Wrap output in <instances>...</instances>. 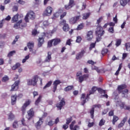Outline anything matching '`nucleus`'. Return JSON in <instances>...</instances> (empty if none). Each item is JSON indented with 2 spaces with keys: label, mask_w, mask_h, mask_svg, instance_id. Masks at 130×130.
<instances>
[{
  "label": "nucleus",
  "mask_w": 130,
  "mask_h": 130,
  "mask_svg": "<svg viewBox=\"0 0 130 130\" xmlns=\"http://www.w3.org/2000/svg\"><path fill=\"white\" fill-rule=\"evenodd\" d=\"M82 73L79 71L76 73V76L78 77V82L82 83L84 81H86L89 77V74H84L82 75Z\"/></svg>",
  "instance_id": "nucleus-1"
},
{
  "label": "nucleus",
  "mask_w": 130,
  "mask_h": 130,
  "mask_svg": "<svg viewBox=\"0 0 130 130\" xmlns=\"http://www.w3.org/2000/svg\"><path fill=\"white\" fill-rule=\"evenodd\" d=\"M39 77L38 75H35L33 77L32 79H27V85H33L34 86H36L37 84V82L38 81Z\"/></svg>",
  "instance_id": "nucleus-2"
},
{
  "label": "nucleus",
  "mask_w": 130,
  "mask_h": 130,
  "mask_svg": "<svg viewBox=\"0 0 130 130\" xmlns=\"http://www.w3.org/2000/svg\"><path fill=\"white\" fill-rule=\"evenodd\" d=\"M79 15L72 17L69 19V23L71 24H74L77 23V22L81 18V16L80 15V12H78Z\"/></svg>",
  "instance_id": "nucleus-3"
},
{
  "label": "nucleus",
  "mask_w": 130,
  "mask_h": 130,
  "mask_svg": "<svg viewBox=\"0 0 130 130\" xmlns=\"http://www.w3.org/2000/svg\"><path fill=\"white\" fill-rule=\"evenodd\" d=\"M35 116V112L32 108L27 111V118L28 120L32 119Z\"/></svg>",
  "instance_id": "nucleus-4"
},
{
  "label": "nucleus",
  "mask_w": 130,
  "mask_h": 130,
  "mask_svg": "<svg viewBox=\"0 0 130 130\" xmlns=\"http://www.w3.org/2000/svg\"><path fill=\"white\" fill-rule=\"evenodd\" d=\"M105 33V31L103 30V28L101 26H99L96 28V30L95 31V35L102 36Z\"/></svg>",
  "instance_id": "nucleus-5"
},
{
  "label": "nucleus",
  "mask_w": 130,
  "mask_h": 130,
  "mask_svg": "<svg viewBox=\"0 0 130 130\" xmlns=\"http://www.w3.org/2000/svg\"><path fill=\"white\" fill-rule=\"evenodd\" d=\"M102 106L100 104L98 105H94L93 106V107L91 108V109H90V111H89V113H90V117L92 119L94 118V108H96V107L98 108H101Z\"/></svg>",
  "instance_id": "nucleus-6"
},
{
  "label": "nucleus",
  "mask_w": 130,
  "mask_h": 130,
  "mask_svg": "<svg viewBox=\"0 0 130 130\" xmlns=\"http://www.w3.org/2000/svg\"><path fill=\"white\" fill-rule=\"evenodd\" d=\"M30 103H31L30 100H27L25 102V103L24 104V105L22 106V107L21 108V111H22L23 115H24V114L25 112L26 107H27V106H29V105H30Z\"/></svg>",
  "instance_id": "nucleus-7"
},
{
  "label": "nucleus",
  "mask_w": 130,
  "mask_h": 130,
  "mask_svg": "<svg viewBox=\"0 0 130 130\" xmlns=\"http://www.w3.org/2000/svg\"><path fill=\"white\" fill-rule=\"evenodd\" d=\"M30 103H31L30 100H27L25 102V103L24 104V105L22 106V107L21 108V111H22L23 115H24V114L25 112L26 107H27V106H29V105H30Z\"/></svg>",
  "instance_id": "nucleus-8"
},
{
  "label": "nucleus",
  "mask_w": 130,
  "mask_h": 130,
  "mask_svg": "<svg viewBox=\"0 0 130 130\" xmlns=\"http://www.w3.org/2000/svg\"><path fill=\"white\" fill-rule=\"evenodd\" d=\"M97 90V87L93 86L92 88H91V89L89 90V93H88L86 94V98H85V101L87 100L88 101L90 99L89 96L90 95H93L94 92Z\"/></svg>",
  "instance_id": "nucleus-9"
},
{
  "label": "nucleus",
  "mask_w": 130,
  "mask_h": 130,
  "mask_svg": "<svg viewBox=\"0 0 130 130\" xmlns=\"http://www.w3.org/2000/svg\"><path fill=\"white\" fill-rule=\"evenodd\" d=\"M61 82L60 80H56L53 82V92H55L57 88V85H59Z\"/></svg>",
  "instance_id": "nucleus-10"
},
{
  "label": "nucleus",
  "mask_w": 130,
  "mask_h": 130,
  "mask_svg": "<svg viewBox=\"0 0 130 130\" xmlns=\"http://www.w3.org/2000/svg\"><path fill=\"white\" fill-rule=\"evenodd\" d=\"M53 12V8L50 6L48 7L44 12L45 16H50Z\"/></svg>",
  "instance_id": "nucleus-11"
},
{
  "label": "nucleus",
  "mask_w": 130,
  "mask_h": 130,
  "mask_svg": "<svg viewBox=\"0 0 130 130\" xmlns=\"http://www.w3.org/2000/svg\"><path fill=\"white\" fill-rule=\"evenodd\" d=\"M20 83L19 81H16L12 85L11 91H16L19 89V84Z\"/></svg>",
  "instance_id": "nucleus-12"
},
{
  "label": "nucleus",
  "mask_w": 130,
  "mask_h": 130,
  "mask_svg": "<svg viewBox=\"0 0 130 130\" xmlns=\"http://www.w3.org/2000/svg\"><path fill=\"white\" fill-rule=\"evenodd\" d=\"M93 31L92 30H89L86 32V39L88 41H90L93 38Z\"/></svg>",
  "instance_id": "nucleus-13"
},
{
  "label": "nucleus",
  "mask_w": 130,
  "mask_h": 130,
  "mask_svg": "<svg viewBox=\"0 0 130 130\" xmlns=\"http://www.w3.org/2000/svg\"><path fill=\"white\" fill-rule=\"evenodd\" d=\"M74 5V0H69V3L68 5H66L64 6V8L67 10H69L71 9Z\"/></svg>",
  "instance_id": "nucleus-14"
},
{
  "label": "nucleus",
  "mask_w": 130,
  "mask_h": 130,
  "mask_svg": "<svg viewBox=\"0 0 130 130\" xmlns=\"http://www.w3.org/2000/svg\"><path fill=\"white\" fill-rule=\"evenodd\" d=\"M64 105H66V102L64 99H62L60 103L57 104L56 107H57L59 110H61L63 106H64Z\"/></svg>",
  "instance_id": "nucleus-15"
},
{
  "label": "nucleus",
  "mask_w": 130,
  "mask_h": 130,
  "mask_svg": "<svg viewBox=\"0 0 130 130\" xmlns=\"http://www.w3.org/2000/svg\"><path fill=\"white\" fill-rule=\"evenodd\" d=\"M76 121L73 120L70 125H69V128H70L71 130H77V128H79L80 126L78 125H75Z\"/></svg>",
  "instance_id": "nucleus-16"
},
{
  "label": "nucleus",
  "mask_w": 130,
  "mask_h": 130,
  "mask_svg": "<svg viewBox=\"0 0 130 130\" xmlns=\"http://www.w3.org/2000/svg\"><path fill=\"white\" fill-rule=\"evenodd\" d=\"M128 117L125 116L122 120L121 121L120 123L118 124L117 127L118 128H121L122 126H124L125 122L127 121Z\"/></svg>",
  "instance_id": "nucleus-17"
},
{
  "label": "nucleus",
  "mask_w": 130,
  "mask_h": 130,
  "mask_svg": "<svg viewBox=\"0 0 130 130\" xmlns=\"http://www.w3.org/2000/svg\"><path fill=\"white\" fill-rule=\"evenodd\" d=\"M127 88V86L125 84H122L118 86L117 89H118V93L119 94L122 92L123 89H125Z\"/></svg>",
  "instance_id": "nucleus-18"
},
{
  "label": "nucleus",
  "mask_w": 130,
  "mask_h": 130,
  "mask_svg": "<svg viewBox=\"0 0 130 130\" xmlns=\"http://www.w3.org/2000/svg\"><path fill=\"white\" fill-rule=\"evenodd\" d=\"M27 15H28V17L31 20H35L36 18V14L32 11H29Z\"/></svg>",
  "instance_id": "nucleus-19"
},
{
  "label": "nucleus",
  "mask_w": 130,
  "mask_h": 130,
  "mask_svg": "<svg viewBox=\"0 0 130 130\" xmlns=\"http://www.w3.org/2000/svg\"><path fill=\"white\" fill-rule=\"evenodd\" d=\"M38 46L39 47H42L43 44L45 43L44 38L43 37L39 38L38 39Z\"/></svg>",
  "instance_id": "nucleus-20"
},
{
  "label": "nucleus",
  "mask_w": 130,
  "mask_h": 130,
  "mask_svg": "<svg viewBox=\"0 0 130 130\" xmlns=\"http://www.w3.org/2000/svg\"><path fill=\"white\" fill-rule=\"evenodd\" d=\"M44 121L43 119L40 118L39 120L35 124V126L37 128H41L42 124H43Z\"/></svg>",
  "instance_id": "nucleus-21"
},
{
  "label": "nucleus",
  "mask_w": 130,
  "mask_h": 130,
  "mask_svg": "<svg viewBox=\"0 0 130 130\" xmlns=\"http://www.w3.org/2000/svg\"><path fill=\"white\" fill-rule=\"evenodd\" d=\"M85 52V51L84 50H81V51H80V52L76 54V59L78 60V59H81L82 57L83 56Z\"/></svg>",
  "instance_id": "nucleus-22"
},
{
  "label": "nucleus",
  "mask_w": 130,
  "mask_h": 130,
  "mask_svg": "<svg viewBox=\"0 0 130 130\" xmlns=\"http://www.w3.org/2000/svg\"><path fill=\"white\" fill-rule=\"evenodd\" d=\"M121 93L122 98H127V97H128V90L124 89L123 90H121Z\"/></svg>",
  "instance_id": "nucleus-23"
},
{
  "label": "nucleus",
  "mask_w": 130,
  "mask_h": 130,
  "mask_svg": "<svg viewBox=\"0 0 130 130\" xmlns=\"http://www.w3.org/2000/svg\"><path fill=\"white\" fill-rule=\"evenodd\" d=\"M62 13V10H59V11H58L57 12L55 13L54 15H53V17H52V18L53 19H55L56 18L59 17L60 16V14H61Z\"/></svg>",
  "instance_id": "nucleus-24"
},
{
  "label": "nucleus",
  "mask_w": 130,
  "mask_h": 130,
  "mask_svg": "<svg viewBox=\"0 0 130 130\" xmlns=\"http://www.w3.org/2000/svg\"><path fill=\"white\" fill-rule=\"evenodd\" d=\"M80 100H81V105L84 106L85 103H86V94L82 93V94H81V97H80Z\"/></svg>",
  "instance_id": "nucleus-25"
},
{
  "label": "nucleus",
  "mask_w": 130,
  "mask_h": 130,
  "mask_svg": "<svg viewBox=\"0 0 130 130\" xmlns=\"http://www.w3.org/2000/svg\"><path fill=\"white\" fill-rule=\"evenodd\" d=\"M53 40V46H55L58 45L61 42V40L59 38H55L54 39H52Z\"/></svg>",
  "instance_id": "nucleus-26"
},
{
  "label": "nucleus",
  "mask_w": 130,
  "mask_h": 130,
  "mask_svg": "<svg viewBox=\"0 0 130 130\" xmlns=\"http://www.w3.org/2000/svg\"><path fill=\"white\" fill-rule=\"evenodd\" d=\"M47 54H48L47 56V57L46 58L45 61L46 62H49L51 61V59H52V56H51V55H52V52H50V51H49Z\"/></svg>",
  "instance_id": "nucleus-27"
},
{
  "label": "nucleus",
  "mask_w": 130,
  "mask_h": 130,
  "mask_svg": "<svg viewBox=\"0 0 130 130\" xmlns=\"http://www.w3.org/2000/svg\"><path fill=\"white\" fill-rule=\"evenodd\" d=\"M29 16L26 14V15L25 17L24 20L26 22V23H22L21 25L22 27H26L27 25L26 23H28L29 22V19H28Z\"/></svg>",
  "instance_id": "nucleus-28"
},
{
  "label": "nucleus",
  "mask_w": 130,
  "mask_h": 130,
  "mask_svg": "<svg viewBox=\"0 0 130 130\" xmlns=\"http://www.w3.org/2000/svg\"><path fill=\"white\" fill-rule=\"evenodd\" d=\"M17 95H12L11 96V103L12 105H15L17 101Z\"/></svg>",
  "instance_id": "nucleus-29"
},
{
  "label": "nucleus",
  "mask_w": 130,
  "mask_h": 130,
  "mask_svg": "<svg viewBox=\"0 0 130 130\" xmlns=\"http://www.w3.org/2000/svg\"><path fill=\"white\" fill-rule=\"evenodd\" d=\"M27 47L29 48L30 52H32L33 48L34 47V43L33 42H29L27 44Z\"/></svg>",
  "instance_id": "nucleus-30"
},
{
  "label": "nucleus",
  "mask_w": 130,
  "mask_h": 130,
  "mask_svg": "<svg viewBox=\"0 0 130 130\" xmlns=\"http://www.w3.org/2000/svg\"><path fill=\"white\" fill-rule=\"evenodd\" d=\"M119 120V117L116 115H114L112 119V124L114 125L115 124L116 122Z\"/></svg>",
  "instance_id": "nucleus-31"
},
{
  "label": "nucleus",
  "mask_w": 130,
  "mask_h": 130,
  "mask_svg": "<svg viewBox=\"0 0 130 130\" xmlns=\"http://www.w3.org/2000/svg\"><path fill=\"white\" fill-rule=\"evenodd\" d=\"M63 30H64V31H69L70 28V26L69 25V24L67 23V24H65V25H63Z\"/></svg>",
  "instance_id": "nucleus-32"
},
{
  "label": "nucleus",
  "mask_w": 130,
  "mask_h": 130,
  "mask_svg": "<svg viewBox=\"0 0 130 130\" xmlns=\"http://www.w3.org/2000/svg\"><path fill=\"white\" fill-rule=\"evenodd\" d=\"M74 88V86L73 85H69L66 87H65V88H64V91L68 92V91H70L71 90H72V89H73Z\"/></svg>",
  "instance_id": "nucleus-33"
},
{
  "label": "nucleus",
  "mask_w": 130,
  "mask_h": 130,
  "mask_svg": "<svg viewBox=\"0 0 130 130\" xmlns=\"http://www.w3.org/2000/svg\"><path fill=\"white\" fill-rule=\"evenodd\" d=\"M84 27V23H81L80 24H78V26H77V28H76V30H81L83 29Z\"/></svg>",
  "instance_id": "nucleus-34"
},
{
  "label": "nucleus",
  "mask_w": 130,
  "mask_h": 130,
  "mask_svg": "<svg viewBox=\"0 0 130 130\" xmlns=\"http://www.w3.org/2000/svg\"><path fill=\"white\" fill-rule=\"evenodd\" d=\"M22 20H20V21H19L17 23H16L14 26V27L16 29H18L20 27V24H22Z\"/></svg>",
  "instance_id": "nucleus-35"
},
{
  "label": "nucleus",
  "mask_w": 130,
  "mask_h": 130,
  "mask_svg": "<svg viewBox=\"0 0 130 130\" xmlns=\"http://www.w3.org/2000/svg\"><path fill=\"white\" fill-rule=\"evenodd\" d=\"M90 15V13H86L82 14V16H83L82 19H83V20H86L88 19Z\"/></svg>",
  "instance_id": "nucleus-36"
},
{
  "label": "nucleus",
  "mask_w": 130,
  "mask_h": 130,
  "mask_svg": "<svg viewBox=\"0 0 130 130\" xmlns=\"http://www.w3.org/2000/svg\"><path fill=\"white\" fill-rule=\"evenodd\" d=\"M42 96L41 95H40L39 98L37 99V100L35 102V105L37 106H38L39 103L42 101Z\"/></svg>",
  "instance_id": "nucleus-37"
},
{
  "label": "nucleus",
  "mask_w": 130,
  "mask_h": 130,
  "mask_svg": "<svg viewBox=\"0 0 130 130\" xmlns=\"http://www.w3.org/2000/svg\"><path fill=\"white\" fill-rule=\"evenodd\" d=\"M106 122L105 120L103 119H101L99 123V126H103V125H105V123Z\"/></svg>",
  "instance_id": "nucleus-38"
},
{
  "label": "nucleus",
  "mask_w": 130,
  "mask_h": 130,
  "mask_svg": "<svg viewBox=\"0 0 130 130\" xmlns=\"http://www.w3.org/2000/svg\"><path fill=\"white\" fill-rule=\"evenodd\" d=\"M119 2H120V5L123 7H125L127 4L125 0H120Z\"/></svg>",
  "instance_id": "nucleus-39"
},
{
  "label": "nucleus",
  "mask_w": 130,
  "mask_h": 130,
  "mask_svg": "<svg viewBox=\"0 0 130 130\" xmlns=\"http://www.w3.org/2000/svg\"><path fill=\"white\" fill-rule=\"evenodd\" d=\"M124 46L126 51H130V43H126Z\"/></svg>",
  "instance_id": "nucleus-40"
},
{
  "label": "nucleus",
  "mask_w": 130,
  "mask_h": 130,
  "mask_svg": "<svg viewBox=\"0 0 130 130\" xmlns=\"http://www.w3.org/2000/svg\"><path fill=\"white\" fill-rule=\"evenodd\" d=\"M18 16H19V15L17 14V15H15L12 18L13 22H17L18 21Z\"/></svg>",
  "instance_id": "nucleus-41"
},
{
  "label": "nucleus",
  "mask_w": 130,
  "mask_h": 130,
  "mask_svg": "<svg viewBox=\"0 0 130 130\" xmlns=\"http://www.w3.org/2000/svg\"><path fill=\"white\" fill-rule=\"evenodd\" d=\"M21 66V64L20 63H17L16 64H15L13 67H12V70H16L17 68H19Z\"/></svg>",
  "instance_id": "nucleus-42"
},
{
  "label": "nucleus",
  "mask_w": 130,
  "mask_h": 130,
  "mask_svg": "<svg viewBox=\"0 0 130 130\" xmlns=\"http://www.w3.org/2000/svg\"><path fill=\"white\" fill-rule=\"evenodd\" d=\"M21 66V64L20 63H17L16 64H15L13 67H12V70H16L17 68H19Z\"/></svg>",
  "instance_id": "nucleus-43"
},
{
  "label": "nucleus",
  "mask_w": 130,
  "mask_h": 130,
  "mask_svg": "<svg viewBox=\"0 0 130 130\" xmlns=\"http://www.w3.org/2000/svg\"><path fill=\"white\" fill-rule=\"evenodd\" d=\"M96 90H98V91L100 93H101V94H103V93L105 94V93H106V91H105V90L102 89L101 88H98V87H96Z\"/></svg>",
  "instance_id": "nucleus-44"
},
{
  "label": "nucleus",
  "mask_w": 130,
  "mask_h": 130,
  "mask_svg": "<svg viewBox=\"0 0 130 130\" xmlns=\"http://www.w3.org/2000/svg\"><path fill=\"white\" fill-rule=\"evenodd\" d=\"M52 84V81H49L46 85L44 87L43 89H45L46 88L49 87L51 84Z\"/></svg>",
  "instance_id": "nucleus-45"
},
{
  "label": "nucleus",
  "mask_w": 130,
  "mask_h": 130,
  "mask_svg": "<svg viewBox=\"0 0 130 130\" xmlns=\"http://www.w3.org/2000/svg\"><path fill=\"white\" fill-rule=\"evenodd\" d=\"M108 52V49H106V48H104L102 49V51H101V54L102 55H105V54H106Z\"/></svg>",
  "instance_id": "nucleus-46"
},
{
  "label": "nucleus",
  "mask_w": 130,
  "mask_h": 130,
  "mask_svg": "<svg viewBox=\"0 0 130 130\" xmlns=\"http://www.w3.org/2000/svg\"><path fill=\"white\" fill-rule=\"evenodd\" d=\"M73 118L72 117H70L67 119H66V124L69 125L72 121Z\"/></svg>",
  "instance_id": "nucleus-47"
},
{
  "label": "nucleus",
  "mask_w": 130,
  "mask_h": 130,
  "mask_svg": "<svg viewBox=\"0 0 130 130\" xmlns=\"http://www.w3.org/2000/svg\"><path fill=\"white\" fill-rule=\"evenodd\" d=\"M103 17H100V18L96 20V24H98V26H100V23L103 21Z\"/></svg>",
  "instance_id": "nucleus-48"
},
{
  "label": "nucleus",
  "mask_w": 130,
  "mask_h": 130,
  "mask_svg": "<svg viewBox=\"0 0 130 130\" xmlns=\"http://www.w3.org/2000/svg\"><path fill=\"white\" fill-rule=\"evenodd\" d=\"M18 126V121L17 120H15L13 124V127L14 128H17Z\"/></svg>",
  "instance_id": "nucleus-49"
},
{
  "label": "nucleus",
  "mask_w": 130,
  "mask_h": 130,
  "mask_svg": "<svg viewBox=\"0 0 130 130\" xmlns=\"http://www.w3.org/2000/svg\"><path fill=\"white\" fill-rule=\"evenodd\" d=\"M53 39L49 41L48 42V48L52 47L53 46Z\"/></svg>",
  "instance_id": "nucleus-50"
},
{
  "label": "nucleus",
  "mask_w": 130,
  "mask_h": 130,
  "mask_svg": "<svg viewBox=\"0 0 130 130\" xmlns=\"http://www.w3.org/2000/svg\"><path fill=\"white\" fill-rule=\"evenodd\" d=\"M14 118H15V115L14 114H13L12 113H11L9 115V119H11V120H13V119H14Z\"/></svg>",
  "instance_id": "nucleus-51"
},
{
  "label": "nucleus",
  "mask_w": 130,
  "mask_h": 130,
  "mask_svg": "<svg viewBox=\"0 0 130 130\" xmlns=\"http://www.w3.org/2000/svg\"><path fill=\"white\" fill-rule=\"evenodd\" d=\"M67 12H64L62 14H60V19L62 20L67 15Z\"/></svg>",
  "instance_id": "nucleus-52"
},
{
  "label": "nucleus",
  "mask_w": 130,
  "mask_h": 130,
  "mask_svg": "<svg viewBox=\"0 0 130 130\" xmlns=\"http://www.w3.org/2000/svg\"><path fill=\"white\" fill-rule=\"evenodd\" d=\"M9 80V78L8 76H5L2 78V81L3 82H6L7 81H8Z\"/></svg>",
  "instance_id": "nucleus-53"
},
{
  "label": "nucleus",
  "mask_w": 130,
  "mask_h": 130,
  "mask_svg": "<svg viewBox=\"0 0 130 130\" xmlns=\"http://www.w3.org/2000/svg\"><path fill=\"white\" fill-rule=\"evenodd\" d=\"M66 24H68L67 23V21L66 20L62 19L61 21H60V24L64 26Z\"/></svg>",
  "instance_id": "nucleus-54"
},
{
  "label": "nucleus",
  "mask_w": 130,
  "mask_h": 130,
  "mask_svg": "<svg viewBox=\"0 0 130 130\" xmlns=\"http://www.w3.org/2000/svg\"><path fill=\"white\" fill-rule=\"evenodd\" d=\"M20 37L19 36H17L15 38V39L12 42V45H14L17 41L18 39H19Z\"/></svg>",
  "instance_id": "nucleus-55"
},
{
  "label": "nucleus",
  "mask_w": 130,
  "mask_h": 130,
  "mask_svg": "<svg viewBox=\"0 0 130 130\" xmlns=\"http://www.w3.org/2000/svg\"><path fill=\"white\" fill-rule=\"evenodd\" d=\"M96 42L92 43L90 44V46L89 47V49L91 50L92 49L94 48L95 46Z\"/></svg>",
  "instance_id": "nucleus-56"
},
{
  "label": "nucleus",
  "mask_w": 130,
  "mask_h": 130,
  "mask_svg": "<svg viewBox=\"0 0 130 130\" xmlns=\"http://www.w3.org/2000/svg\"><path fill=\"white\" fill-rule=\"evenodd\" d=\"M16 53V51H11L10 53H9V54H8V56L9 57H10L11 56H12L13 55V54L14 53Z\"/></svg>",
  "instance_id": "nucleus-57"
},
{
  "label": "nucleus",
  "mask_w": 130,
  "mask_h": 130,
  "mask_svg": "<svg viewBox=\"0 0 130 130\" xmlns=\"http://www.w3.org/2000/svg\"><path fill=\"white\" fill-rule=\"evenodd\" d=\"M82 41V38L80 36L77 37L76 38V43H80Z\"/></svg>",
  "instance_id": "nucleus-58"
},
{
  "label": "nucleus",
  "mask_w": 130,
  "mask_h": 130,
  "mask_svg": "<svg viewBox=\"0 0 130 130\" xmlns=\"http://www.w3.org/2000/svg\"><path fill=\"white\" fill-rule=\"evenodd\" d=\"M47 124L48 125H49V126H53V124H54V123L52 120H51L48 121Z\"/></svg>",
  "instance_id": "nucleus-59"
},
{
  "label": "nucleus",
  "mask_w": 130,
  "mask_h": 130,
  "mask_svg": "<svg viewBox=\"0 0 130 130\" xmlns=\"http://www.w3.org/2000/svg\"><path fill=\"white\" fill-rule=\"evenodd\" d=\"M121 44V40H117L115 45L118 47L119 46H120Z\"/></svg>",
  "instance_id": "nucleus-60"
},
{
  "label": "nucleus",
  "mask_w": 130,
  "mask_h": 130,
  "mask_svg": "<svg viewBox=\"0 0 130 130\" xmlns=\"http://www.w3.org/2000/svg\"><path fill=\"white\" fill-rule=\"evenodd\" d=\"M114 110H111L108 113L109 116H114Z\"/></svg>",
  "instance_id": "nucleus-61"
},
{
  "label": "nucleus",
  "mask_w": 130,
  "mask_h": 130,
  "mask_svg": "<svg viewBox=\"0 0 130 130\" xmlns=\"http://www.w3.org/2000/svg\"><path fill=\"white\" fill-rule=\"evenodd\" d=\"M97 36V37L96 38V41H95V43L100 42L102 39L101 38L102 36Z\"/></svg>",
  "instance_id": "nucleus-62"
},
{
  "label": "nucleus",
  "mask_w": 130,
  "mask_h": 130,
  "mask_svg": "<svg viewBox=\"0 0 130 130\" xmlns=\"http://www.w3.org/2000/svg\"><path fill=\"white\" fill-rule=\"evenodd\" d=\"M5 22V19H3L0 21V28H2L4 26V23Z\"/></svg>",
  "instance_id": "nucleus-63"
},
{
  "label": "nucleus",
  "mask_w": 130,
  "mask_h": 130,
  "mask_svg": "<svg viewBox=\"0 0 130 130\" xmlns=\"http://www.w3.org/2000/svg\"><path fill=\"white\" fill-rule=\"evenodd\" d=\"M50 23H49V22L48 21H45L44 22H43V25L46 27L48 25H49Z\"/></svg>",
  "instance_id": "nucleus-64"
}]
</instances>
